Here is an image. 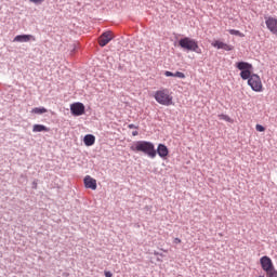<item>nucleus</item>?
Listing matches in <instances>:
<instances>
[{
    "label": "nucleus",
    "mask_w": 277,
    "mask_h": 277,
    "mask_svg": "<svg viewBox=\"0 0 277 277\" xmlns=\"http://www.w3.org/2000/svg\"><path fill=\"white\" fill-rule=\"evenodd\" d=\"M118 68H119V70H122V65H119Z\"/></svg>",
    "instance_id": "obj_30"
},
{
    "label": "nucleus",
    "mask_w": 277,
    "mask_h": 277,
    "mask_svg": "<svg viewBox=\"0 0 277 277\" xmlns=\"http://www.w3.org/2000/svg\"><path fill=\"white\" fill-rule=\"evenodd\" d=\"M154 98L159 103V105H164V107H170V105H173V97L170 95L168 90L156 91Z\"/></svg>",
    "instance_id": "obj_4"
},
{
    "label": "nucleus",
    "mask_w": 277,
    "mask_h": 277,
    "mask_svg": "<svg viewBox=\"0 0 277 277\" xmlns=\"http://www.w3.org/2000/svg\"><path fill=\"white\" fill-rule=\"evenodd\" d=\"M156 157L157 155L160 157V159H166L168 155H170V149H168V146L166 144L160 143L158 144L157 149L155 148Z\"/></svg>",
    "instance_id": "obj_9"
},
{
    "label": "nucleus",
    "mask_w": 277,
    "mask_h": 277,
    "mask_svg": "<svg viewBox=\"0 0 277 277\" xmlns=\"http://www.w3.org/2000/svg\"><path fill=\"white\" fill-rule=\"evenodd\" d=\"M84 146H94L96 144V136L94 134H87L83 137Z\"/></svg>",
    "instance_id": "obj_13"
},
{
    "label": "nucleus",
    "mask_w": 277,
    "mask_h": 277,
    "mask_svg": "<svg viewBox=\"0 0 277 277\" xmlns=\"http://www.w3.org/2000/svg\"><path fill=\"white\" fill-rule=\"evenodd\" d=\"M173 77H177V79H185V75L182 71L173 72Z\"/></svg>",
    "instance_id": "obj_19"
},
{
    "label": "nucleus",
    "mask_w": 277,
    "mask_h": 277,
    "mask_svg": "<svg viewBox=\"0 0 277 277\" xmlns=\"http://www.w3.org/2000/svg\"><path fill=\"white\" fill-rule=\"evenodd\" d=\"M49 110L45 107H35L31 110V114H38L39 116H42V114H47Z\"/></svg>",
    "instance_id": "obj_14"
},
{
    "label": "nucleus",
    "mask_w": 277,
    "mask_h": 277,
    "mask_svg": "<svg viewBox=\"0 0 277 277\" xmlns=\"http://www.w3.org/2000/svg\"><path fill=\"white\" fill-rule=\"evenodd\" d=\"M132 135H133V137H135V136L140 135V132L133 131V132H132Z\"/></svg>",
    "instance_id": "obj_27"
},
{
    "label": "nucleus",
    "mask_w": 277,
    "mask_h": 277,
    "mask_svg": "<svg viewBox=\"0 0 277 277\" xmlns=\"http://www.w3.org/2000/svg\"><path fill=\"white\" fill-rule=\"evenodd\" d=\"M51 131V128L44 126V124H34L32 127V133H49Z\"/></svg>",
    "instance_id": "obj_12"
},
{
    "label": "nucleus",
    "mask_w": 277,
    "mask_h": 277,
    "mask_svg": "<svg viewBox=\"0 0 277 277\" xmlns=\"http://www.w3.org/2000/svg\"><path fill=\"white\" fill-rule=\"evenodd\" d=\"M265 25L268 29V31H271V34H274V36H277V18L276 17H265Z\"/></svg>",
    "instance_id": "obj_8"
},
{
    "label": "nucleus",
    "mask_w": 277,
    "mask_h": 277,
    "mask_svg": "<svg viewBox=\"0 0 277 277\" xmlns=\"http://www.w3.org/2000/svg\"><path fill=\"white\" fill-rule=\"evenodd\" d=\"M70 114L71 116L79 117L85 114V105L81 102H75L70 105Z\"/></svg>",
    "instance_id": "obj_6"
},
{
    "label": "nucleus",
    "mask_w": 277,
    "mask_h": 277,
    "mask_svg": "<svg viewBox=\"0 0 277 277\" xmlns=\"http://www.w3.org/2000/svg\"><path fill=\"white\" fill-rule=\"evenodd\" d=\"M114 40V32L111 30L104 31L98 37V44L100 47H107Z\"/></svg>",
    "instance_id": "obj_7"
},
{
    "label": "nucleus",
    "mask_w": 277,
    "mask_h": 277,
    "mask_svg": "<svg viewBox=\"0 0 277 277\" xmlns=\"http://www.w3.org/2000/svg\"><path fill=\"white\" fill-rule=\"evenodd\" d=\"M36 42V37L34 35H17L14 37L13 42Z\"/></svg>",
    "instance_id": "obj_11"
},
{
    "label": "nucleus",
    "mask_w": 277,
    "mask_h": 277,
    "mask_svg": "<svg viewBox=\"0 0 277 277\" xmlns=\"http://www.w3.org/2000/svg\"><path fill=\"white\" fill-rule=\"evenodd\" d=\"M235 47L228 44V43H223V51H233Z\"/></svg>",
    "instance_id": "obj_18"
},
{
    "label": "nucleus",
    "mask_w": 277,
    "mask_h": 277,
    "mask_svg": "<svg viewBox=\"0 0 277 277\" xmlns=\"http://www.w3.org/2000/svg\"><path fill=\"white\" fill-rule=\"evenodd\" d=\"M83 183H84V187L87 189H92L93 192L96 190L97 184H96V180L90 175H87L83 179Z\"/></svg>",
    "instance_id": "obj_10"
},
{
    "label": "nucleus",
    "mask_w": 277,
    "mask_h": 277,
    "mask_svg": "<svg viewBox=\"0 0 277 277\" xmlns=\"http://www.w3.org/2000/svg\"><path fill=\"white\" fill-rule=\"evenodd\" d=\"M155 256H159V252L155 251L154 252Z\"/></svg>",
    "instance_id": "obj_29"
},
{
    "label": "nucleus",
    "mask_w": 277,
    "mask_h": 277,
    "mask_svg": "<svg viewBox=\"0 0 277 277\" xmlns=\"http://www.w3.org/2000/svg\"><path fill=\"white\" fill-rule=\"evenodd\" d=\"M130 150H132V153H141L149 157V159H155L156 157L155 143L150 141H135L130 146Z\"/></svg>",
    "instance_id": "obj_2"
},
{
    "label": "nucleus",
    "mask_w": 277,
    "mask_h": 277,
    "mask_svg": "<svg viewBox=\"0 0 277 277\" xmlns=\"http://www.w3.org/2000/svg\"><path fill=\"white\" fill-rule=\"evenodd\" d=\"M181 49L187 53H197V55H202V49L198 45V40L192 39L189 37H183L177 41Z\"/></svg>",
    "instance_id": "obj_3"
},
{
    "label": "nucleus",
    "mask_w": 277,
    "mask_h": 277,
    "mask_svg": "<svg viewBox=\"0 0 277 277\" xmlns=\"http://www.w3.org/2000/svg\"><path fill=\"white\" fill-rule=\"evenodd\" d=\"M105 277H114V274H111L109 271L104 272Z\"/></svg>",
    "instance_id": "obj_26"
},
{
    "label": "nucleus",
    "mask_w": 277,
    "mask_h": 277,
    "mask_svg": "<svg viewBox=\"0 0 277 277\" xmlns=\"http://www.w3.org/2000/svg\"><path fill=\"white\" fill-rule=\"evenodd\" d=\"M30 3H35L36 5H40L42 3H44V0H29Z\"/></svg>",
    "instance_id": "obj_22"
},
{
    "label": "nucleus",
    "mask_w": 277,
    "mask_h": 277,
    "mask_svg": "<svg viewBox=\"0 0 277 277\" xmlns=\"http://www.w3.org/2000/svg\"><path fill=\"white\" fill-rule=\"evenodd\" d=\"M128 129H140V126H135L133 123L128 124Z\"/></svg>",
    "instance_id": "obj_25"
},
{
    "label": "nucleus",
    "mask_w": 277,
    "mask_h": 277,
    "mask_svg": "<svg viewBox=\"0 0 277 277\" xmlns=\"http://www.w3.org/2000/svg\"><path fill=\"white\" fill-rule=\"evenodd\" d=\"M235 67L240 70V79L248 81V85L251 87L253 92H263V82L258 74H252V70H254L252 64L240 61L236 63Z\"/></svg>",
    "instance_id": "obj_1"
},
{
    "label": "nucleus",
    "mask_w": 277,
    "mask_h": 277,
    "mask_svg": "<svg viewBox=\"0 0 277 277\" xmlns=\"http://www.w3.org/2000/svg\"><path fill=\"white\" fill-rule=\"evenodd\" d=\"M212 47H214V49H224V42L215 40L214 42H212Z\"/></svg>",
    "instance_id": "obj_16"
},
{
    "label": "nucleus",
    "mask_w": 277,
    "mask_h": 277,
    "mask_svg": "<svg viewBox=\"0 0 277 277\" xmlns=\"http://www.w3.org/2000/svg\"><path fill=\"white\" fill-rule=\"evenodd\" d=\"M173 243H181V239H180V238H175V239L173 240Z\"/></svg>",
    "instance_id": "obj_28"
},
{
    "label": "nucleus",
    "mask_w": 277,
    "mask_h": 277,
    "mask_svg": "<svg viewBox=\"0 0 277 277\" xmlns=\"http://www.w3.org/2000/svg\"><path fill=\"white\" fill-rule=\"evenodd\" d=\"M219 120H224L225 122H233V119L228 115H219Z\"/></svg>",
    "instance_id": "obj_17"
},
{
    "label": "nucleus",
    "mask_w": 277,
    "mask_h": 277,
    "mask_svg": "<svg viewBox=\"0 0 277 277\" xmlns=\"http://www.w3.org/2000/svg\"><path fill=\"white\" fill-rule=\"evenodd\" d=\"M31 189H38V180H34L31 183Z\"/></svg>",
    "instance_id": "obj_23"
},
{
    "label": "nucleus",
    "mask_w": 277,
    "mask_h": 277,
    "mask_svg": "<svg viewBox=\"0 0 277 277\" xmlns=\"http://www.w3.org/2000/svg\"><path fill=\"white\" fill-rule=\"evenodd\" d=\"M266 277H277L276 268L266 273Z\"/></svg>",
    "instance_id": "obj_20"
},
{
    "label": "nucleus",
    "mask_w": 277,
    "mask_h": 277,
    "mask_svg": "<svg viewBox=\"0 0 277 277\" xmlns=\"http://www.w3.org/2000/svg\"><path fill=\"white\" fill-rule=\"evenodd\" d=\"M260 265L263 272H265V274L273 272V269H276V267L274 266V262L272 261V258L267 255H263L260 259Z\"/></svg>",
    "instance_id": "obj_5"
},
{
    "label": "nucleus",
    "mask_w": 277,
    "mask_h": 277,
    "mask_svg": "<svg viewBox=\"0 0 277 277\" xmlns=\"http://www.w3.org/2000/svg\"><path fill=\"white\" fill-rule=\"evenodd\" d=\"M164 77H174V72L166 70Z\"/></svg>",
    "instance_id": "obj_24"
},
{
    "label": "nucleus",
    "mask_w": 277,
    "mask_h": 277,
    "mask_svg": "<svg viewBox=\"0 0 277 277\" xmlns=\"http://www.w3.org/2000/svg\"><path fill=\"white\" fill-rule=\"evenodd\" d=\"M255 131H258L259 133H263L265 131V128L262 124H256Z\"/></svg>",
    "instance_id": "obj_21"
},
{
    "label": "nucleus",
    "mask_w": 277,
    "mask_h": 277,
    "mask_svg": "<svg viewBox=\"0 0 277 277\" xmlns=\"http://www.w3.org/2000/svg\"><path fill=\"white\" fill-rule=\"evenodd\" d=\"M228 34H230V36H238L239 38H243L246 36L243 32L236 29H229Z\"/></svg>",
    "instance_id": "obj_15"
}]
</instances>
